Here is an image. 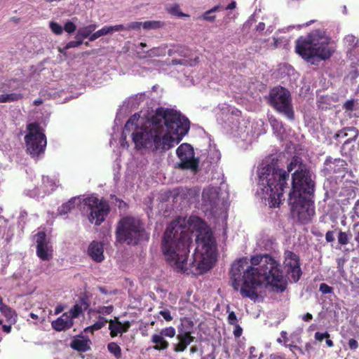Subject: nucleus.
Instances as JSON below:
<instances>
[{"mask_svg":"<svg viewBox=\"0 0 359 359\" xmlns=\"http://www.w3.org/2000/svg\"><path fill=\"white\" fill-rule=\"evenodd\" d=\"M353 107H354V101L353 100H347L344 104V109L346 111H353Z\"/></svg>","mask_w":359,"mask_h":359,"instance_id":"6e6d98bb","label":"nucleus"},{"mask_svg":"<svg viewBox=\"0 0 359 359\" xmlns=\"http://www.w3.org/2000/svg\"><path fill=\"white\" fill-rule=\"evenodd\" d=\"M202 18L208 22H213L215 20L216 16L215 15H212L211 11L208 10L203 13Z\"/></svg>","mask_w":359,"mask_h":359,"instance_id":"09e8293b","label":"nucleus"},{"mask_svg":"<svg viewBox=\"0 0 359 359\" xmlns=\"http://www.w3.org/2000/svg\"><path fill=\"white\" fill-rule=\"evenodd\" d=\"M219 192L215 187L204 189L202 193V205L206 210L214 212L219 204Z\"/></svg>","mask_w":359,"mask_h":359,"instance_id":"dca6fc26","label":"nucleus"},{"mask_svg":"<svg viewBox=\"0 0 359 359\" xmlns=\"http://www.w3.org/2000/svg\"><path fill=\"white\" fill-rule=\"evenodd\" d=\"M319 291L323 294H331L333 292V288L327 284L323 283L320 285Z\"/></svg>","mask_w":359,"mask_h":359,"instance_id":"a19ab883","label":"nucleus"},{"mask_svg":"<svg viewBox=\"0 0 359 359\" xmlns=\"http://www.w3.org/2000/svg\"><path fill=\"white\" fill-rule=\"evenodd\" d=\"M159 314L167 321L170 322L172 320L173 318L171 316L170 311L168 310H163L160 311Z\"/></svg>","mask_w":359,"mask_h":359,"instance_id":"8fccbe9b","label":"nucleus"},{"mask_svg":"<svg viewBox=\"0 0 359 359\" xmlns=\"http://www.w3.org/2000/svg\"><path fill=\"white\" fill-rule=\"evenodd\" d=\"M345 39L346 40V41H348L349 43H354L355 40V37L353 35H348V36H346Z\"/></svg>","mask_w":359,"mask_h":359,"instance_id":"338daca9","label":"nucleus"},{"mask_svg":"<svg viewBox=\"0 0 359 359\" xmlns=\"http://www.w3.org/2000/svg\"><path fill=\"white\" fill-rule=\"evenodd\" d=\"M0 311L6 317L7 321L11 324L15 323L17 314L15 310L12 309L10 306L6 304L2 308H0Z\"/></svg>","mask_w":359,"mask_h":359,"instance_id":"393cba45","label":"nucleus"},{"mask_svg":"<svg viewBox=\"0 0 359 359\" xmlns=\"http://www.w3.org/2000/svg\"><path fill=\"white\" fill-rule=\"evenodd\" d=\"M166 10L172 15L177 16L179 18L189 16V15L181 12L180 5L177 4H174L170 6L167 7Z\"/></svg>","mask_w":359,"mask_h":359,"instance_id":"c85d7f7f","label":"nucleus"},{"mask_svg":"<svg viewBox=\"0 0 359 359\" xmlns=\"http://www.w3.org/2000/svg\"><path fill=\"white\" fill-rule=\"evenodd\" d=\"M236 6V2L235 1H232L228 6L226 7V10H233Z\"/></svg>","mask_w":359,"mask_h":359,"instance_id":"69168bd1","label":"nucleus"},{"mask_svg":"<svg viewBox=\"0 0 359 359\" xmlns=\"http://www.w3.org/2000/svg\"><path fill=\"white\" fill-rule=\"evenodd\" d=\"M316 182L309 169L295 170L292 174V190L289 196H314Z\"/></svg>","mask_w":359,"mask_h":359,"instance_id":"9b49d317","label":"nucleus"},{"mask_svg":"<svg viewBox=\"0 0 359 359\" xmlns=\"http://www.w3.org/2000/svg\"><path fill=\"white\" fill-rule=\"evenodd\" d=\"M115 235L116 241L121 244L136 245L140 241L149 239L144 223L133 216H125L119 219Z\"/></svg>","mask_w":359,"mask_h":359,"instance_id":"0eeeda50","label":"nucleus"},{"mask_svg":"<svg viewBox=\"0 0 359 359\" xmlns=\"http://www.w3.org/2000/svg\"><path fill=\"white\" fill-rule=\"evenodd\" d=\"M329 337L330 334L327 332H325L324 333L317 332L315 333V339L319 341H322L324 339Z\"/></svg>","mask_w":359,"mask_h":359,"instance_id":"864d4df0","label":"nucleus"},{"mask_svg":"<svg viewBox=\"0 0 359 359\" xmlns=\"http://www.w3.org/2000/svg\"><path fill=\"white\" fill-rule=\"evenodd\" d=\"M175 51L176 54H178L180 56L185 57L187 55V49L185 46L182 45H175Z\"/></svg>","mask_w":359,"mask_h":359,"instance_id":"a18cd8bd","label":"nucleus"},{"mask_svg":"<svg viewBox=\"0 0 359 359\" xmlns=\"http://www.w3.org/2000/svg\"><path fill=\"white\" fill-rule=\"evenodd\" d=\"M287 171L279 168L276 164L271 163L264 166L259 173V184L262 186V190L264 198L269 201L273 207L279 203L283 194L284 188L286 187L289 179V172L292 170L308 169L306 164L302 159L294 156L287 167Z\"/></svg>","mask_w":359,"mask_h":359,"instance_id":"20e7f679","label":"nucleus"},{"mask_svg":"<svg viewBox=\"0 0 359 359\" xmlns=\"http://www.w3.org/2000/svg\"><path fill=\"white\" fill-rule=\"evenodd\" d=\"M36 255L43 261H48L52 258V250H49L44 231L36 233Z\"/></svg>","mask_w":359,"mask_h":359,"instance_id":"f3484780","label":"nucleus"},{"mask_svg":"<svg viewBox=\"0 0 359 359\" xmlns=\"http://www.w3.org/2000/svg\"><path fill=\"white\" fill-rule=\"evenodd\" d=\"M353 231H354V233H355V238H354L355 241L357 242L358 246L359 247V224H354Z\"/></svg>","mask_w":359,"mask_h":359,"instance_id":"680f3d73","label":"nucleus"},{"mask_svg":"<svg viewBox=\"0 0 359 359\" xmlns=\"http://www.w3.org/2000/svg\"><path fill=\"white\" fill-rule=\"evenodd\" d=\"M130 327V322L129 321L125 322L123 324H122L121 333L128 332Z\"/></svg>","mask_w":359,"mask_h":359,"instance_id":"e2e57ef3","label":"nucleus"},{"mask_svg":"<svg viewBox=\"0 0 359 359\" xmlns=\"http://www.w3.org/2000/svg\"><path fill=\"white\" fill-rule=\"evenodd\" d=\"M348 345L352 351H355L358 348V342L355 339H350Z\"/></svg>","mask_w":359,"mask_h":359,"instance_id":"5fc2aeb1","label":"nucleus"},{"mask_svg":"<svg viewBox=\"0 0 359 359\" xmlns=\"http://www.w3.org/2000/svg\"><path fill=\"white\" fill-rule=\"evenodd\" d=\"M90 340L74 339L72 341L70 346L79 352H86L90 349Z\"/></svg>","mask_w":359,"mask_h":359,"instance_id":"5701e85b","label":"nucleus"},{"mask_svg":"<svg viewBox=\"0 0 359 359\" xmlns=\"http://www.w3.org/2000/svg\"><path fill=\"white\" fill-rule=\"evenodd\" d=\"M27 130L24 137L26 151L32 157H38L44 153L47 145L44 130L38 122L28 123Z\"/></svg>","mask_w":359,"mask_h":359,"instance_id":"1a4fd4ad","label":"nucleus"},{"mask_svg":"<svg viewBox=\"0 0 359 359\" xmlns=\"http://www.w3.org/2000/svg\"><path fill=\"white\" fill-rule=\"evenodd\" d=\"M142 24L141 22H132L126 25V28L127 30L140 29Z\"/></svg>","mask_w":359,"mask_h":359,"instance_id":"de8ad7c7","label":"nucleus"},{"mask_svg":"<svg viewBox=\"0 0 359 359\" xmlns=\"http://www.w3.org/2000/svg\"><path fill=\"white\" fill-rule=\"evenodd\" d=\"M164 22L158 20L145 21L142 24L144 29H156L163 27Z\"/></svg>","mask_w":359,"mask_h":359,"instance_id":"7c9ffc66","label":"nucleus"},{"mask_svg":"<svg viewBox=\"0 0 359 359\" xmlns=\"http://www.w3.org/2000/svg\"><path fill=\"white\" fill-rule=\"evenodd\" d=\"M191 240L185 220L177 218L171 222L164 232L161 249L168 263L177 269L187 272V257Z\"/></svg>","mask_w":359,"mask_h":359,"instance_id":"7ed1b4c3","label":"nucleus"},{"mask_svg":"<svg viewBox=\"0 0 359 359\" xmlns=\"http://www.w3.org/2000/svg\"><path fill=\"white\" fill-rule=\"evenodd\" d=\"M243 333V329L242 327L238 325H234V330H233V334L235 337L238 338L242 335Z\"/></svg>","mask_w":359,"mask_h":359,"instance_id":"4d7b16f0","label":"nucleus"},{"mask_svg":"<svg viewBox=\"0 0 359 359\" xmlns=\"http://www.w3.org/2000/svg\"><path fill=\"white\" fill-rule=\"evenodd\" d=\"M269 104L278 113L288 119H294V111L290 91L284 87H274L269 93Z\"/></svg>","mask_w":359,"mask_h":359,"instance_id":"9d476101","label":"nucleus"},{"mask_svg":"<svg viewBox=\"0 0 359 359\" xmlns=\"http://www.w3.org/2000/svg\"><path fill=\"white\" fill-rule=\"evenodd\" d=\"M301 259L299 255L293 251L285 250L283 255V270L285 277L291 283H297L302 274Z\"/></svg>","mask_w":359,"mask_h":359,"instance_id":"f8f14e48","label":"nucleus"},{"mask_svg":"<svg viewBox=\"0 0 359 359\" xmlns=\"http://www.w3.org/2000/svg\"><path fill=\"white\" fill-rule=\"evenodd\" d=\"M351 236L348 232L339 229L337 235L338 243L341 246L346 245L349 242Z\"/></svg>","mask_w":359,"mask_h":359,"instance_id":"2f4dec72","label":"nucleus"},{"mask_svg":"<svg viewBox=\"0 0 359 359\" xmlns=\"http://www.w3.org/2000/svg\"><path fill=\"white\" fill-rule=\"evenodd\" d=\"M2 329H3L4 332H5L6 333H9L11 330V325H4L2 326Z\"/></svg>","mask_w":359,"mask_h":359,"instance_id":"774afa93","label":"nucleus"},{"mask_svg":"<svg viewBox=\"0 0 359 359\" xmlns=\"http://www.w3.org/2000/svg\"><path fill=\"white\" fill-rule=\"evenodd\" d=\"M23 95L21 93H12L9 94L0 95V103L17 102L22 99Z\"/></svg>","mask_w":359,"mask_h":359,"instance_id":"a878e982","label":"nucleus"},{"mask_svg":"<svg viewBox=\"0 0 359 359\" xmlns=\"http://www.w3.org/2000/svg\"><path fill=\"white\" fill-rule=\"evenodd\" d=\"M49 26H50V28L51 31L54 34H55L57 35H60V34H61L62 33L63 28L57 22L52 21V22H50Z\"/></svg>","mask_w":359,"mask_h":359,"instance_id":"58836bf2","label":"nucleus"},{"mask_svg":"<svg viewBox=\"0 0 359 359\" xmlns=\"http://www.w3.org/2000/svg\"><path fill=\"white\" fill-rule=\"evenodd\" d=\"M83 309L81 305L76 304L70 310L71 318L73 320L74 318H77L83 312Z\"/></svg>","mask_w":359,"mask_h":359,"instance_id":"4c0bfd02","label":"nucleus"},{"mask_svg":"<svg viewBox=\"0 0 359 359\" xmlns=\"http://www.w3.org/2000/svg\"><path fill=\"white\" fill-rule=\"evenodd\" d=\"M228 323L230 325H234L238 324V319L236 315L233 311H231L228 316Z\"/></svg>","mask_w":359,"mask_h":359,"instance_id":"3c124183","label":"nucleus"},{"mask_svg":"<svg viewBox=\"0 0 359 359\" xmlns=\"http://www.w3.org/2000/svg\"><path fill=\"white\" fill-rule=\"evenodd\" d=\"M193 325L192 321L186 320L178 327L177 339L179 342L173 345L175 352L184 351L187 346L195 340V337L191 335Z\"/></svg>","mask_w":359,"mask_h":359,"instance_id":"2eb2a0df","label":"nucleus"},{"mask_svg":"<svg viewBox=\"0 0 359 359\" xmlns=\"http://www.w3.org/2000/svg\"><path fill=\"white\" fill-rule=\"evenodd\" d=\"M113 311H114V306L112 305H110V306H99L97 309L96 312L98 313L104 314V315H109V314H111L113 312Z\"/></svg>","mask_w":359,"mask_h":359,"instance_id":"ea45409f","label":"nucleus"},{"mask_svg":"<svg viewBox=\"0 0 359 359\" xmlns=\"http://www.w3.org/2000/svg\"><path fill=\"white\" fill-rule=\"evenodd\" d=\"M109 33V30L107 26L103 27L102 29L97 30V32H94L91 34L90 36L89 41H93L96 40L97 39L100 38V36L107 35Z\"/></svg>","mask_w":359,"mask_h":359,"instance_id":"72a5a7b5","label":"nucleus"},{"mask_svg":"<svg viewBox=\"0 0 359 359\" xmlns=\"http://www.w3.org/2000/svg\"><path fill=\"white\" fill-rule=\"evenodd\" d=\"M314 196H289L290 214L297 223L307 224L316 215Z\"/></svg>","mask_w":359,"mask_h":359,"instance_id":"6e6552de","label":"nucleus"},{"mask_svg":"<svg viewBox=\"0 0 359 359\" xmlns=\"http://www.w3.org/2000/svg\"><path fill=\"white\" fill-rule=\"evenodd\" d=\"M107 349L109 353L113 354L116 358H120L121 357V348L116 343H109L107 345Z\"/></svg>","mask_w":359,"mask_h":359,"instance_id":"473e14b6","label":"nucleus"},{"mask_svg":"<svg viewBox=\"0 0 359 359\" xmlns=\"http://www.w3.org/2000/svg\"><path fill=\"white\" fill-rule=\"evenodd\" d=\"M104 248L101 243L93 241L90 243L88 249V254L93 260L101 262L104 260Z\"/></svg>","mask_w":359,"mask_h":359,"instance_id":"6ab92c4d","label":"nucleus"},{"mask_svg":"<svg viewBox=\"0 0 359 359\" xmlns=\"http://www.w3.org/2000/svg\"><path fill=\"white\" fill-rule=\"evenodd\" d=\"M151 342L154 344L152 348L155 351H165L169 347V342L165 340L160 332L154 334L151 336Z\"/></svg>","mask_w":359,"mask_h":359,"instance_id":"4be33fe9","label":"nucleus"},{"mask_svg":"<svg viewBox=\"0 0 359 359\" xmlns=\"http://www.w3.org/2000/svg\"><path fill=\"white\" fill-rule=\"evenodd\" d=\"M109 320L105 318L99 316L98 320L96 321L93 325L87 327V329H90V332H93L94 331H97L103 327Z\"/></svg>","mask_w":359,"mask_h":359,"instance_id":"c756f323","label":"nucleus"},{"mask_svg":"<svg viewBox=\"0 0 359 359\" xmlns=\"http://www.w3.org/2000/svg\"><path fill=\"white\" fill-rule=\"evenodd\" d=\"M75 201H76V199L74 198H72L67 203L62 204L58 208L59 214L62 215H66L68 212H69L72 209L74 208Z\"/></svg>","mask_w":359,"mask_h":359,"instance_id":"cd10ccee","label":"nucleus"},{"mask_svg":"<svg viewBox=\"0 0 359 359\" xmlns=\"http://www.w3.org/2000/svg\"><path fill=\"white\" fill-rule=\"evenodd\" d=\"M73 325V320L67 313H64L60 317L53 320L51 323L52 327L58 332L68 330L71 328Z\"/></svg>","mask_w":359,"mask_h":359,"instance_id":"a211bd4d","label":"nucleus"},{"mask_svg":"<svg viewBox=\"0 0 359 359\" xmlns=\"http://www.w3.org/2000/svg\"><path fill=\"white\" fill-rule=\"evenodd\" d=\"M109 330L111 337H115L118 334L121 333L122 323L117 320H109Z\"/></svg>","mask_w":359,"mask_h":359,"instance_id":"bb28decb","label":"nucleus"},{"mask_svg":"<svg viewBox=\"0 0 359 359\" xmlns=\"http://www.w3.org/2000/svg\"><path fill=\"white\" fill-rule=\"evenodd\" d=\"M78 304L81 305L83 310H86L90 306L88 297L86 294L82 295Z\"/></svg>","mask_w":359,"mask_h":359,"instance_id":"c03bdc74","label":"nucleus"},{"mask_svg":"<svg viewBox=\"0 0 359 359\" xmlns=\"http://www.w3.org/2000/svg\"><path fill=\"white\" fill-rule=\"evenodd\" d=\"M188 63L187 60L185 59H173L171 61V65H187Z\"/></svg>","mask_w":359,"mask_h":359,"instance_id":"bf43d9fd","label":"nucleus"},{"mask_svg":"<svg viewBox=\"0 0 359 359\" xmlns=\"http://www.w3.org/2000/svg\"><path fill=\"white\" fill-rule=\"evenodd\" d=\"M196 243V252L189 265L196 268L193 273L202 274L209 271L216 261V241L210 229H203L198 231Z\"/></svg>","mask_w":359,"mask_h":359,"instance_id":"39448f33","label":"nucleus"},{"mask_svg":"<svg viewBox=\"0 0 359 359\" xmlns=\"http://www.w3.org/2000/svg\"><path fill=\"white\" fill-rule=\"evenodd\" d=\"M312 318H313V316L310 313H306V314L303 315L302 317V319L306 322L310 321L311 320H312Z\"/></svg>","mask_w":359,"mask_h":359,"instance_id":"0e129e2a","label":"nucleus"},{"mask_svg":"<svg viewBox=\"0 0 359 359\" xmlns=\"http://www.w3.org/2000/svg\"><path fill=\"white\" fill-rule=\"evenodd\" d=\"M346 259L344 257L337 259V269L339 271H341L344 269Z\"/></svg>","mask_w":359,"mask_h":359,"instance_id":"13d9d810","label":"nucleus"},{"mask_svg":"<svg viewBox=\"0 0 359 359\" xmlns=\"http://www.w3.org/2000/svg\"><path fill=\"white\" fill-rule=\"evenodd\" d=\"M290 351L296 355H303V350L297 345H289Z\"/></svg>","mask_w":359,"mask_h":359,"instance_id":"603ef678","label":"nucleus"},{"mask_svg":"<svg viewBox=\"0 0 359 359\" xmlns=\"http://www.w3.org/2000/svg\"><path fill=\"white\" fill-rule=\"evenodd\" d=\"M350 135V137H348L344 142V144H348L352 142L355 141L357 139L359 132L358 129L354 127H347L344 128L343 130H339L335 135L334 138H345Z\"/></svg>","mask_w":359,"mask_h":359,"instance_id":"aec40b11","label":"nucleus"},{"mask_svg":"<svg viewBox=\"0 0 359 359\" xmlns=\"http://www.w3.org/2000/svg\"><path fill=\"white\" fill-rule=\"evenodd\" d=\"M176 153L177 157L180 159L178 163V168L182 170H191L197 172L198 169L199 161L194 157V151L193 147L187 143L180 144Z\"/></svg>","mask_w":359,"mask_h":359,"instance_id":"4468645a","label":"nucleus"},{"mask_svg":"<svg viewBox=\"0 0 359 359\" xmlns=\"http://www.w3.org/2000/svg\"><path fill=\"white\" fill-rule=\"evenodd\" d=\"M325 240L327 243H332L334 241V231H328L325 233Z\"/></svg>","mask_w":359,"mask_h":359,"instance_id":"052dcab7","label":"nucleus"},{"mask_svg":"<svg viewBox=\"0 0 359 359\" xmlns=\"http://www.w3.org/2000/svg\"><path fill=\"white\" fill-rule=\"evenodd\" d=\"M149 57H159L165 55V48L154 47L147 51Z\"/></svg>","mask_w":359,"mask_h":359,"instance_id":"f704fd0d","label":"nucleus"},{"mask_svg":"<svg viewBox=\"0 0 359 359\" xmlns=\"http://www.w3.org/2000/svg\"><path fill=\"white\" fill-rule=\"evenodd\" d=\"M163 337H168L170 338H172L176 334V330L173 327H168L163 328L160 332Z\"/></svg>","mask_w":359,"mask_h":359,"instance_id":"e433bc0d","label":"nucleus"},{"mask_svg":"<svg viewBox=\"0 0 359 359\" xmlns=\"http://www.w3.org/2000/svg\"><path fill=\"white\" fill-rule=\"evenodd\" d=\"M250 264L246 258L234 262L230 271L231 285L239 291L243 298L257 302L259 289L268 285L275 291L283 292L287 288V280L280 268V263L268 254L252 256Z\"/></svg>","mask_w":359,"mask_h":359,"instance_id":"f03ea898","label":"nucleus"},{"mask_svg":"<svg viewBox=\"0 0 359 359\" xmlns=\"http://www.w3.org/2000/svg\"><path fill=\"white\" fill-rule=\"evenodd\" d=\"M187 223L190 226H193L194 229H198L201 228L203 221L197 216H191L189 218Z\"/></svg>","mask_w":359,"mask_h":359,"instance_id":"c9c22d12","label":"nucleus"},{"mask_svg":"<svg viewBox=\"0 0 359 359\" xmlns=\"http://www.w3.org/2000/svg\"><path fill=\"white\" fill-rule=\"evenodd\" d=\"M84 204L90 210L88 219L96 226H100L110 212V207L107 201L91 196L84 199Z\"/></svg>","mask_w":359,"mask_h":359,"instance_id":"ddd939ff","label":"nucleus"},{"mask_svg":"<svg viewBox=\"0 0 359 359\" xmlns=\"http://www.w3.org/2000/svg\"><path fill=\"white\" fill-rule=\"evenodd\" d=\"M63 29L66 32L71 34L75 32L76 29V26L74 22L68 21L65 24Z\"/></svg>","mask_w":359,"mask_h":359,"instance_id":"37998d69","label":"nucleus"},{"mask_svg":"<svg viewBox=\"0 0 359 359\" xmlns=\"http://www.w3.org/2000/svg\"><path fill=\"white\" fill-rule=\"evenodd\" d=\"M97 25L96 24H90L89 25L83 27L79 28L77 30L76 35L75 36L76 39H79L81 37V39L89 38L93 32L96 29Z\"/></svg>","mask_w":359,"mask_h":359,"instance_id":"b1692460","label":"nucleus"},{"mask_svg":"<svg viewBox=\"0 0 359 359\" xmlns=\"http://www.w3.org/2000/svg\"><path fill=\"white\" fill-rule=\"evenodd\" d=\"M140 116L135 114L125 124L123 133L133 131L137 149L147 148L161 153L177 144L189 130V121L172 109L158 107L149 119V127L139 129Z\"/></svg>","mask_w":359,"mask_h":359,"instance_id":"f257e3e1","label":"nucleus"},{"mask_svg":"<svg viewBox=\"0 0 359 359\" xmlns=\"http://www.w3.org/2000/svg\"><path fill=\"white\" fill-rule=\"evenodd\" d=\"M108 28H109L110 34H111L113 32H120V31H123V30H127L126 26H124L123 25L109 26Z\"/></svg>","mask_w":359,"mask_h":359,"instance_id":"49530a36","label":"nucleus"},{"mask_svg":"<svg viewBox=\"0 0 359 359\" xmlns=\"http://www.w3.org/2000/svg\"><path fill=\"white\" fill-rule=\"evenodd\" d=\"M295 49L296 53L307 62L315 57L326 60L332 55L327 39L321 36L318 31L313 32L306 37L297 39Z\"/></svg>","mask_w":359,"mask_h":359,"instance_id":"423d86ee","label":"nucleus"},{"mask_svg":"<svg viewBox=\"0 0 359 359\" xmlns=\"http://www.w3.org/2000/svg\"><path fill=\"white\" fill-rule=\"evenodd\" d=\"M325 165L327 167V168L333 173H339L344 169L346 162L344 160L341 158H334L328 156L325 161Z\"/></svg>","mask_w":359,"mask_h":359,"instance_id":"412c9836","label":"nucleus"},{"mask_svg":"<svg viewBox=\"0 0 359 359\" xmlns=\"http://www.w3.org/2000/svg\"><path fill=\"white\" fill-rule=\"evenodd\" d=\"M83 43V42L82 39L81 37H79V39H76L75 41H71L69 43H67L65 47V49H69V48H72L78 47L80 45H81Z\"/></svg>","mask_w":359,"mask_h":359,"instance_id":"79ce46f5","label":"nucleus"}]
</instances>
